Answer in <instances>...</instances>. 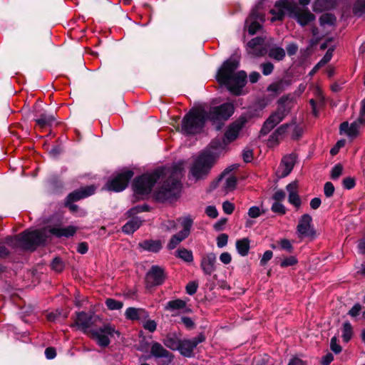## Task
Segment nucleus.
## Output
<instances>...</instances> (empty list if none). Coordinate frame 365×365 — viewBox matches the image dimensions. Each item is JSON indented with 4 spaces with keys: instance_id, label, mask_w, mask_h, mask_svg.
<instances>
[{
    "instance_id": "nucleus-20",
    "label": "nucleus",
    "mask_w": 365,
    "mask_h": 365,
    "mask_svg": "<svg viewBox=\"0 0 365 365\" xmlns=\"http://www.w3.org/2000/svg\"><path fill=\"white\" fill-rule=\"evenodd\" d=\"M290 17L296 19L297 23L302 26H305L315 19V16L308 9L302 11L298 6L295 11L292 12Z\"/></svg>"
},
{
    "instance_id": "nucleus-24",
    "label": "nucleus",
    "mask_w": 365,
    "mask_h": 365,
    "mask_svg": "<svg viewBox=\"0 0 365 365\" xmlns=\"http://www.w3.org/2000/svg\"><path fill=\"white\" fill-rule=\"evenodd\" d=\"M297 154L292 153L289 155L284 157L282 160V163L284 166V170H282L281 176L282 178H285L289 175L292 170L294 168V164L297 161Z\"/></svg>"
},
{
    "instance_id": "nucleus-44",
    "label": "nucleus",
    "mask_w": 365,
    "mask_h": 365,
    "mask_svg": "<svg viewBox=\"0 0 365 365\" xmlns=\"http://www.w3.org/2000/svg\"><path fill=\"white\" fill-rule=\"evenodd\" d=\"M343 169L341 163L336 164L331 170V178L334 180H337L341 175Z\"/></svg>"
},
{
    "instance_id": "nucleus-15",
    "label": "nucleus",
    "mask_w": 365,
    "mask_h": 365,
    "mask_svg": "<svg viewBox=\"0 0 365 365\" xmlns=\"http://www.w3.org/2000/svg\"><path fill=\"white\" fill-rule=\"evenodd\" d=\"M76 318L74 323L71 325V327H77L83 332H87V330L93 325V314L87 313L84 311L76 312Z\"/></svg>"
},
{
    "instance_id": "nucleus-42",
    "label": "nucleus",
    "mask_w": 365,
    "mask_h": 365,
    "mask_svg": "<svg viewBox=\"0 0 365 365\" xmlns=\"http://www.w3.org/2000/svg\"><path fill=\"white\" fill-rule=\"evenodd\" d=\"M51 269L57 272H61L64 269V264L60 257H56L51 263Z\"/></svg>"
},
{
    "instance_id": "nucleus-5",
    "label": "nucleus",
    "mask_w": 365,
    "mask_h": 365,
    "mask_svg": "<svg viewBox=\"0 0 365 365\" xmlns=\"http://www.w3.org/2000/svg\"><path fill=\"white\" fill-rule=\"evenodd\" d=\"M218 158V154L210 149L201 150L194 160L190 168V173L195 180L205 179L216 164Z\"/></svg>"
},
{
    "instance_id": "nucleus-31",
    "label": "nucleus",
    "mask_w": 365,
    "mask_h": 365,
    "mask_svg": "<svg viewBox=\"0 0 365 365\" xmlns=\"http://www.w3.org/2000/svg\"><path fill=\"white\" fill-rule=\"evenodd\" d=\"M250 241L247 237L236 241V249L240 255L245 257L248 255L250 248Z\"/></svg>"
},
{
    "instance_id": "nucleus-43",
    "label": "nucleus",
    "mask_w": 365,
    "mask_h": 365,
    "mask_svg": "<svg viewBox=\"0 0 365 365\" xmlns=\"http://www.w3.org/2000/svg\"><path fill=\"white\" fill-rule=\"evenodd\" d=\"M298 263V259L295 256L286 257L280 262V267L285 268L290 266L296 265Z\"/></svg>"
},
{
    "instance_id": "nucleus-63",
    "label": "nucleus",
    "mask_w": 365,
    "mask_h": 365,
    "mask_svg": "<svg viewBox=\"0 0 365 365\" xmlns=\"http://www.w3.org/2000/svg\"><path fill=\"white\" fill-rule=\"evenodd\" d=\"M264 210L262 212H261L259 207L252 206L249 209L247 214H248L249 217L251 218H257L259 216H260V215L262 213H264Z\"/></svg>"
},
{
    "instance_id": "nucleus-6",
    "label": "nucleus",
    "mask_w": 365,
    "mask_h": 365,
    "mask_svg": "<svg viewBox=\"0 0 365 365\" xmlns=\"http://www.w3.org/2000/svg\"><path fill=\"white\" fill-rule=\"evenodd\" d=\"M203 106L193 107L183 116L181 132L186 135H195L202 133L206 124Z\"/></svg>"
},
{
    "instance_id": "nucleus-52",
    "label": "nucleus",
    "mask_w": 365,
    "mask_h": 365,
    "mask_svg": "<svg viewBox=\"0 0 365 365\" xmlns=\"http://www.w3.org/2000/svg\"><path fill=\"white\" fill-rule=\"evenodd\" d=\"M334 186L332 182H327L324 185V193L327 197H331L334 193Z\"/></svg>"
},
{
    "instance_id": "nucleus-50",
    "label": "nucleus",
    "mask_w": 365,
    "mask_h": 365,
    "mask_svg": "<svg viewBox=\"0 0 365 365\" xmlns=\"http://www.w3.org/2000/svg\"><path fill=\"white\" fill-rule=\"evenodd\" d=\"M242 156L245 163H248L252 162L254 158L253 150L251 148H245L242 150Z\"/></svg>"
},
{
    "instance_id": "nucleus-26",
    "label": "nucleus",
    "mask_w": 365,
    "mask_h": 365,
    "mask_svg": "<svg viewBox=\"0 0 365 365\" xmlns=\"http://www.w3.org/2000/svg\"><path fill=\"white\" fill-rule=\"evenodd\" d=\"M291 84V81L287 79H279V81L269 84L267 91L278 94L284 91L286 87Z\"/></svg>"
},
{
    "instance_id": "nucleus-32",
    "label": "nucleus",
    "mask_w": 365,
    "mask_h": 365,
    "mask_svg": "<svg viewBox=\"0 0 365 365\" xmlns=\"http://www.w3.org/2000/svg\"><path fill=\"white\" fill-rule=\"evenodd\" d=\"M50 189L53 193H59L63 188V182L57 175H52L48 179Z\"/></svg>"
},
{
    "instance_id": "nucleus-11",
    "label": "nucleus",
    "mask_w": 365,
    "mask_h": 365,
    "mask_svg": "<svg viewBox=\"0 0 365 365\" xmlns=\"http://www.w3.org/2000/svg\"><path fill=\"white\" fill-rule=\"evenodd\" d=\"M92 339L97 341V344L102 347H107L109 346L110 341L108 336L113 337L115 334L118 337L120 336V332L115 330L109 324H106L103 327H100L98 330H91L89 331Z\"/></svg>"
},
{
    "instance_id": "nucleus-47",
    "label": "nucleus",
    "mask_w": 365,
    "mask_h": 365,
    "mask_svg": "<svg viewBox=\"0 0 365 365\" xmlns=\"http://www.w3.org/2000/svg\"><path fill=\"white\" fill-rule=\"evenodd\" d=\"M359 125L357 121H354L349 125V130L347 132V135L351 138H355L359 135Z\"/></svg>"
},
{
    "instance_id": "nucleus-53",
    "label": "nucleus",
    "mask_w": 365,
    "mask_h": 365,
    "mask_svg": "<svg viewBox=\"0 0 365 365\" xmlns=\"http://www.w3.org/2000/svg\"><path fill=\"white\" fill-rule=\"evenodd\" d=\"M264 41V40L262 37L257 36L249 41L247 43V46L250 48L254 49L257 46L262 45Z\"/></svg>"
},
{
    "instance_id": "nucleus-9",
    "label": "nucleus",
    "mask_w": 365,
    "mask_h": 365,
    "mask_svg": "<svg viewBox=\"0 0 365 365\" xmlns=\"http://www.w3.org/2000/svg\"><path fill=\"white\" fill-rule=\"evenodd\" d=\"M133 176L134 172L132 170L124 169L120 173L113 175L108 180L106 186L109 191L115 192H122L128 186Z\"/></svg>"
},
{
    "instance_id": "nucleus-48",
    "label": "nucleus",
    "mask_w": 365,
    "mask_h": 365,
    "mask_svg": "<svg viewBox=\"0 0 365 365\" xmlns=\"http://www.w3.org/2000/svg\"><path fill=\"white\" fill-rule=\"evenodd\" d=\"M288 201L297 208H299L301 206V199L297 192H291L289 195Z\"/></svg>"
},
{
    "instance_id": "nucleus-3",
    "label": "nucleus",
    "mask_w": 365,
    "mask_h": 365,
    "mask_svg": "<svg viewBox=\"0 0 365 365\" xmlns=\"http://www.w3.org/2000/svg\"><path fill=\"white\" fill-rule=\"evenodd\" d=\"M47 238L48 236L43 230H26L19 235H8L1 243L16 248L19 247L18 243L21 242L24 250L34 251L38 247L44 245Z\"/></svg>"
},
{
    "instance_id": "nucleus-8",
    "label": "nucleus",
    "mask_w": 365,
    "mask_h": 365,
    "mask_svg": "<svg viewBox=\"0 0 365 365\" xmlns=\"http://www.w3.org/2000/svg\"><path fill=\"white\" fill-rule=\"evenodd\" d=\"M263 7V0L259 1L251 10L245 21V29L251 36L255 35L262 29V23L265 21V15L261 11Z\"/></svg>"
},
{
    "instance_id": "nucleus-60",
    "label": "nucleus",
    "mask_w": 365,
    "mask_h": 365,
    "mask_svg": "<svg viewBox=\"0 0 365 365\" xmlns=\"http://www.w3.org/2000/svg\"><path fill=\"white\" fill-rule=\"evenodd\" d=\"M343 187L347 190H351L354 188L356 185V181L354 178L351 177H347L344 178L342 180Z\"/></svg>"
},
{
    "instance_id": "nucleus-14",
    "label": "nucleus",
    "mask_w": 365,
    "mask_h": 365,
    "mask_svg": "<svg viewBox=\"0 0 365 365\" xmlns=\"http://www.w3.org/2000/svg\"><path fill=\"white\" fill-rule=\"evenodd\" d=\"M34 119L36 125L41 128H44L48 126H51L56 121V118L52 114L47 113L41 107L40 103H35L34 106Z\"/></svg>"
},
{
    "instance_id": "nucleus-37",
    "label": "nucleus",
    "mask_w": 365,
    "mask_h": 365,
    "mask_svg": "<svg viewBox=\"0 0 365 365\" xmlns=\"http://www.w3.org/2000/svg\"><path fill=\"white\" fill-rule=\"evenodd\" d=\"M175 256L186 262H191L193 261L192 252L184 247L179 248L176 251Z\"/></svg>"
},
{
    "instance_id": "nucleus-22",
    "label": "nucleus",
    "mask_w": 365,
    "mask_h": 365,
    "mask_svg": "<svg viewBox=\"0 0 365 365\" xmlns=\"http://www.w3.org/2000/svg\"><path fill=\"white\" fill-rule=\"evenodd\" d=\"M48 231L51 235L57 237H65L69 238L76 234L77 227L73 225H68L65 227H53Z\"/></svg>"
},
{
    "instance_id": "nucleus-46",
    "label": "nucleus",
    "mask_w": 365,
    "mask_h": 365,
    "mask_svg": "<svg viewBox=\"0 0 365 365\" xmlns=\"http://www.w3.org/2000/svg\"><path fill=\"white\" fill-rule=\"evenodd\" d=\"M271 210L279 215H284L286 213V208L280 202H274L272 205Z\"/></svg>"
},
{
    "instance_id": "nucleus-4",
    "label": "nucleus",
    "mask_w": 365,
    "mask_h": 365,
    "mask_svg": "<svg viewBox=\"0 0 365 365\" xmlns=\"http://www.w3.org/2000/svg\"><path fill=\"white\" fill-rule=\"evenodd\" d=\"M166 176L165 168L159 167L151 173H145L135 177L132 182V189L136 198L144 199L149 195L155 185Z\"/></svg>"
},
{
    "instance_id": "nucleus-51",
    "label": "nucleus",
    "mask_w": 365,
    "mask_h": 365,
    "mask_svg": "<svg viewBox=\"0 0 365 365\" xmlns=\"http://www.w3.org/2000/svg\"><path fill=\"white\" fill-rule=\"evenodd\" d=\"M262 71L263 75L269 76L274 71V64L271 62H266L261 64Z\"/></svg>"
},
{
    "instance_id": "nucleus-30",
    "label": "nucleus",
    "mask_w": 365,
    "mask_h": 365,
    "mask_svg": "<svg viewBox=\"0 0 365 365\" xmlns=\"http://www.w3.org/2000/svg\"><path fill=\"white\" fill-rule=\"evenodd\" d=\"M180 342V339H178L174 334H169L163 339V344L173 351L178 350Z\"/></svg>"
},
{
    "instance_id": "nucleus-23",
    "label": "nucleus",
    "mask_w": 365,
    "mask_h": 365,
    "mask_svg": "<svg viewBox=\"0 0 365 365\" xmlns=\"http://www.w3.org/2000/svg\"><path fill=\"white\" fill-rule=\"evenodd\" d=\"M138 247L145 251L158 253L162 249V242L160 240H145L138 243Z\"/></svg>"
},
{
    "instance_id": "nucleus-21",
    "label": "nucleus",
    "mask_w": 365,
    "mask_h": 365,
    "mask_svg": "<svg viewBox=\"0 0 365 365\" xmlns=\"http://www.w3.org/2000/svg\"><path fill=\"white\" fill-rule=\"evenodd\" d=\"M125 317L131 321L146 319L149 317L148 312L142 308L128 307L125 312Z\"/></svg>"
},
{
    "instance_id": "nucleus-59",
    "label": "nucleus",
    "mask_w": 365,
    "mask_h": 365,
    "mask_svg": "<svg viewBox=\"0 0 365 365\" xmlns=\"http://www.w3.org/2000/svg\"><path fill=\"white\" fill-rule=\"evenodd\" d=\"M330 349L336 354H339L342 350L341 346L337 344V339L336 336L331 339Z\"/></svg>"
},
{
    "instance_id": "nucleus-25",
    "label": "nucleus",
    "mask_w": 365,
    "mask_h": 365,
    "mask_svg": "<svg viewBox=\"0 0 365 365\" xmlns=\"http://www.w3.org/2000/svg\"><path fill=\"white\" fill-rule=\"evenodd\" d=\"M123 227L122 232L126 235H132L138 230L143 224V220L140 217H130Z\"/></svg>"
},
{
    "instance_id": "nucleus-64",
    "label": "nucleus",
    "mask_w": 365,
    "mask_h": 365,
    "mask_svg": "<svg viewBox=\"0 0 365 365\" xmlns=\"http://www.w3.org/2000/svg\"><path fill=\"white\" fill-rule=\"evenodd\" d=\"M298 48V45L295 42H291L286 46V51L289 56H292L297 53Z\"/></svg>"
},
{
    "instance_id": "nucleus-57",
    "label": "nucleus",
    "mask_w": 365,
    "mask_h": 365,
    "mask_svg": "<svg viewBox=\"0 0 365 365\" xmlns=\"http://www.w3.org/2000/svg\"><path fill=\"white\" fill-rule=\"evenodd\" d=\"M181 224L183 227L182 230L190 233V230L193 225V220L190 217H185L182 220Z\"/></svg>"
},
{
    "instance_id": "nucleus-55",
    "label": "nucleus",
    "mask_w": 365,
    "mask_h": 365,
    "mask_svg": "<svg viewBox=\"0 0 365 365\" xmlns=\"http://www.w3.org/2000/svg\"><path fill=\"white\" fill-rule=\"evenodd\" d=\"M180 320L187 329L192 330L195 329V324L190 317L183 316Z\"/></svg>"
},
{
    "instance_id": "nucleus-41",
    "label": "nucleus",
    "mask_w": 365,
    "mask_h": 365,
    "mask_svg": "<svg viewBox=\"0 0 365 365\" xmlns=\"http://www.w3.org/2000/svg\"><path fill=\"white\" fill-rule=\"evenodd\" d=\"M227 144H224V138L222 139L220 138H215L211 140V142L209 144V148L207 149L212 150H219V149H224Z\"/></svg>"
},
{
    "instance_id": "nucleus-49",
    "label": "nucleus",
    "mask_w": 365,
    "mask_h": 365,
    "mask_svg": "<svg viewBox=\"0 0 365 365\" xmlns=\"http://www.w3.org/2000/svg\"><path fill=\"white\" fill-rule=\"evenodd\" d=\"M279 244L282 250L287 251L289 253H292L294 251V247L291 242L287 239H282Z\"/></svg>"
},
{
    "instance_id": "nucleus-45",
    "label": "nucleus",
    "mask_w": 365,
    "mask_h": 365,
    "mask_svg": "<svg viewBox=\"0 0 365 365\" xmlns=\"http://www.w3.org/2000/svg\"><path fill=\"white\" fill-rule=\"evenodd\" d=\"M276 125L272 123L270 121H269V119L267 118L263 123L260 131H259V135L260 136H264L267 135Z\"/></svg>"
},
{
    "instance_id": "nucleus-36",
    "label": "nucleus",
    "mask_w": 365,
    "mask_h": 365,
    "mask_svg": "<svg viewBox=\"0 0 365 365\" xmlns=\"http://www.w3.org/2000/svg\"><path fill=\"white\" fill-rule=\"evenodd\" d=\"M275 6L281 10L285 9L289 13V16L294 11L297 9V5L294 3L289 2L288 0H278L275 2Z\"/></svg>"
},
{
    "instance_id": "nucleus-16",
    "label": "nucleus",
    "mask_w": 365,
    "mask_h": 365,
    "mask_svg": "<svg viewBox=\"0 0 365 365\" xmlns=\"http://www.w3.org/2000/svg\"><path fill=\"white\" fill-rule=\"evenodd\" d=\"M150 355L156 359H164V365L170 364L174 359V355L158 341H153L151 343Z\"/></svg>"
},
{
    "instance_id": "nucleus-58",
    "label": "nucleus",
    "mask_w": 365,
    "mask_h": 365,
    "mask_svg": "<svg viewBox=\"0 0 365 365\" xmlns=\"http://www.w3.org/2000/svg\"><path fill=\"white\" fill-rule=\"evenodd\" d=\"M303 133L304 130L302 127L299 126V125H295L292 131V138L294 140H297L302 138Z\"/></svg>"
},
{
    "instance_id": "nucleus-7",
    "label": "nucleus",
    "mask_w": 365,
    "mask_h": 365,
    "mask_svg": "<svg viewBox=\"0 0 365 365\" xmlns=\"http://www.w3.org/2000/svg\"><path fill=\"white\" fill-rule=\"evenodd\" d=\"M206 122H210L217 131H220L227 121L234 113L235 107L232 103H223L220 106L204 108Z\"/></svg>"
},
{
    "instance_id": "nucleus-1",
    "label": "nucleus",
    "mask_w": 365,
    "mask_h": 365,
    "mask_svg": "<svg viewBox=\"0 0 365 365\" xmlns=\"http://www.w3.org/2000/svg\"><path fill=\"white\" fill-rule=\"evenodd\" d=\"M239 66V60L227 59L218 69L215 77L220 85L225 86L235 96L242 95V89L247 83V75L245 71L235 72Z\"/></svg>"
},
{
    "instance_id": "nucleus-33",
    "label": "nucleus",
    "mask_w": 365,
    "mask_h": 365,
    "mask_svg": "<svg viewBox=\"0 0 365 365\" xmlns=\"http://www.w3.org/2000/svg\"><path fill=\"white\" fill-rule=\"evenodd\" d=\"M268 56L269 58L277 61H281L286 56V51L282 47L273 46L269 48L268 51Z\"/></svg>"
},
{
    "instance_id": "nucleus-2",
    "label": "nucleus",
    "mask_w": 365,
    "mask_h": 365,
    "mask_svg": "<svg viewBox=\"0 0 365 365\" xmlns=\"http://www.w3.org/2000/svg\"><path fill=\"white\" fill-rule=\"evenodd\" d=\"M182 171L181 165H174L172 167L170 173L168 175L166 174L161 185L153 193V198L156 202L163 203L168 200L176 199L179 196L182 185L176 175L180 174Z\"/></svg>"
},
{
    "instance_id": "nucleus-35",
    "label": "nucleus",
    "mask_w": 365,
    "mask_h": 365,
    "mask_svg": "<svg viewBox=\"0 0 365 365\" xmlns=\"http://www.w3.org/2000/svg\"><path fill=\"white\" fill-rule=\"evenodd\" d=\"M319 21L321 26L325 25L334 26L336 22V17L334 14L324 13L319 17Z\"/></svg>"
},
{
    "instance_id": "nucleus-39",
    "label": "nucleus",
    "mask_w": 365,
    "mask_h": 365,
    "mask_svg": "<svg viewBox=\"0 0 365 365\" xmlns=\"http://www.w3.org/2000/svg\"><path fill=\"white\" fill-rule=\"evenodd\" d=\"M354 16L360 17L365 13V0H356L352 7Z\"/></svg>"
},
{
    "instance_id": "nucleus-61",
    "label": "nucleus",
    "mask_w": 365,
    "mask_h": 365,
    "mask_svg": "<svg viewBox=\"0 0 365 365\" xmlns=\"http://www.w3.org/2000/svg\"><path fill=\"white\" fill-rule=\"evenodd\" d=\"M205 212L208 217L213 219L217 217L218 216V211L216 207L213 205L207 206Z\"/></svg>"
},
{
    "instance_id": "nucleus-27",
    "label": "nucleus",
    "mask_w": 365,
    "mask_h": 365,
    "mask_svg": "<svg viewBox=\"0 0 365 365\" xmlns=\"http://www.w3.org/2000/svg\"><path fill=\"white\" fill-rule=\"evenodd\" d=\"M195 347L190 339L180 340L179 349L180 354L185 357L191 358L194 356L193 350Z\"/></svg>"
},
{
    "instance_id": "nucleus-38",
    "label": "nucleus",
    "mask_w": 365,
    "mask_h": 365,
    "mask_svg": "<svg viewBox=\"0 0 365 365\" xmlns=\"http://www.w3.org/2000/svg\"><path fill=\"white\" fill-rule=\"evenodd\" d=\"M353 335V327L349 321L344 323L342 327V335L341 337L343 341L346 343L349 342Z\"/></svg>"
},
{
    "instance_id": "nucleus-54",
    "label": "nucleus",
    "mask_w": 365,
    "mask_h": 365,
    "mask_svg": "<svg viewBox=\"0 0 365 365\" xmlns=\"http://www.w3.org/2000/svg\"><path fill=\"white\" fill-rule=\"evenodd\" d=\"M198 283L197 282H190L185 287L186 293L189 295H193L196 293Z\"/></svg>"
},
{
    "instance_id": "nucleus-18",
    "label": "nucleus",
    "mask_w": 365,
    "mask_h": 365,
    "mask_svg": "<svg viewBox=\"0 0 365 365\" xmlns=\"http://www.w3.org/2000/svg\"><path fill=\"white\" fill-rule=\"evenodd\" d=\"M293 101L289 94L282 96L277 100V108L274 113L284 119L291 112Z\"/></svg>"
},
{
    "instance_id": "nucleus-62",
    "label": "nucleus",
    "mask_w": 365,
    "mask_h": 365,
    "mask_svg": "<svg viewBox=\"0 0 365 365\" xmlns=\"http://www.w3.org/2000/svg\"><path fill=\"white\" fill-rule=\"evenodd\" d=\"M237 184V178L235 176L232 175V176L229 177L228 178H227L226 182H225V187L229 190H233L236 187Z\"/></svg>"
},
{
    "instance_id": "nucleus-40",
    "label": "nucleus",
    "mask_w": 365,
    "mask_h": 365,
    "mask_svg": "<svg viewBox=\"0 0 365 365\" xmlns=\"http://www.w3.org/2000/svg\"><path fill=\"white\" fill-rule=\"evenodd\" d=\"M105 304L109 310H119L123 307V302L113 298H107L105 301Z\"/></svg>"
},
{
    "instance_id": "nucleus-13",
    "label": "nucleus",
    "mask_w": 365,
    "mask_h": 365,
    "mask_svg": "<svg viewBox=\"0 0 365 365\" xmlns=\"http://www.w3.org/2000/svg\"><path fill=\"white\" fill-rule=\"evenodd\" d=\"M166 274L165 269L158 265H153L145 275V285L147 288L160 286L165 282Z\"/></svg>"
},
{
    "instance_id": "nucleus-17",
    "label": "nucleus",
    "mask_w": 365,
    "mask_h": 365,
    "mask_svg": "<svg viewBox=\"0 0 365 365\" xmlns=\"http://www.w3.org/2000/svg\"><path fill=\"white\" fill-rule=\"evenodd\" d=\"M96 187L94 185L81 187L78 189L70 192L65 200L70 202H77L93 195L96 192Z\"/></svg>"
},
{
    "instance_id": "nucleus-56",
    "label": "nucleus",
    "mask_w": 365,
    "mask_h": 365,
    "mask_svg": "<svg viewBox=\"0 0 365 365\" xmlns=\"http://www.w3.org/2000/svg\"><path fill=\"white\" fill-rule=\"evenodd\" d=\"M228 235L225 233H222L217 237V245L219 248H222L225 247L227 244L228 241Z\"/></svg>"
},
{
    "instance_id": "nucleus-19",
    "label": "nucleus",
    "mask_w": 365,
    "mask_h": 365,
    "mask_svg": "<svg viewBox=\"0 0 365 365\" xmlns=\"http://www.w3.org/2000/svg\"><path fill=\"white\" fill-rule=\"evenodd\" d=\"M217 256L213 252L204 255L201 258L200 267L206 275H211L216 270Z\"/></svg>"
},
{
    "instance_id": "nucleus-28",
    "label": "nucleus",
    "mask_w": 365,
    "mask_h": 365,
    "mask_svg": "<svg viewBox=\"0 0 365 365\" xmlns=\"http://www.w3.org/2000/svg\"><path fill=\"white\" fill-rule=\"evenodd\" d=\"M334 51V46H331L328 48L324 56L322 58V59L314 66V68L311 70L309 75L313 76L315 73H317L319 69L329 63L332 56H333V52Z\"/></svg>"
},
{
    "instance_id": "nucleus-34",
    "label": "nucleus",
    "mask_w": 365,
    "mask_h": 365,
    "mask_svg": "<svg viewBox=\"0 0 365 365\" xmlns=\"http://www.w3.org/2000/svg\"><path fill=\"white\" fill-rule=\"evenodd\" d=\"M185 307V301L181 299H176L174 300L168 301L165 306V310L173 312L175 310L182 309Z\"/></svg>"
},
{
    "instance_id": "nucleus-10",
    "label": "nucleus",
    "mask_w": 365,
    "mask_h": 365,
    "mask_svg": "<svg viewBox=\"0 0 365 365\" xmlns=\"http://www.w3.org/2000/svg\"><path fill=\"white\" fill-rule=\"evenodd\" d=\"M253 115L251 112L243 113L235 122L231 123L225 133H224V144H230L237 139L239 135L240 131L245 126V125L252 118Z\"/></svg>"
},
{
    "instance_id": "nucleus-29",
    "label": "nucleus",
    "mask_w": 365,
    "mask_h": 365,
    "mask_svg": "<svg viewBox=\"0 0 365 365\" xmlns=\"http://www.w3.org/2000/svg\"><path fill=\"white\" fill-rule=\"evenodd\" d=\"M335 6V0H316L313 4V10L315 12H322L333 9Z\"/></svg>"
},
{
    "instance_id": "nucleus-12",
    "label": "nucleus",
    "mask_w": 365,
    "mask_h": 365,
    "mask_svg": "<svg viewBox=\"0 0 365 365\" xmlns=\"http://www.w3.org/2000/svg\"><path fill=\"white\" fill-rule=\"evenodd\" d=\"M297 231L299 236L308 237L310 240H314L318 236L312 225V217L309 214H304L301 216L297 226Z\"/></svg>"
}]
</instances>
